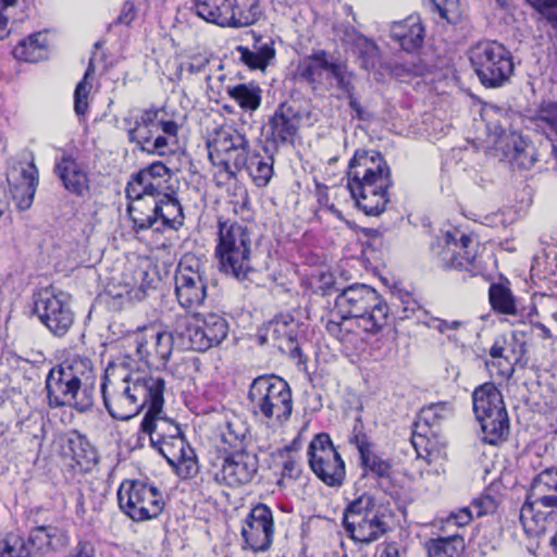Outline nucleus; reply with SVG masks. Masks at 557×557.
<instances>
[{
    "instance_id": "obj_44",
    "label": "nucleus",
    "mask_w": 557,
    "mask_h": 557,
    "mask_svg": "<svg viewBox=\"0 0 557 557\" xmlns=\"http://www.w3.org/2000/svg\"><path fill=\"white\" fill-rule=\"evenodd\" d=\"M72 459L82 469H88L96 461V453L85 437L77 436L69 441Z\"/></svg>"
},
{
    "instance_id": "obj_54",
    "label": "nucleus",
    "mask_w": 557,
    "mask_h": 557,
    "mask_svg": "<svg viewBox=\"0 0 557 557\" xmlns=\"http://www.w3.org/2000/svg\"><path fill=\"white\" fill-rule=\"evenodd\" d=\"M531 4L547 22L557 28V0H525Z\"/></svg>"
},
{
    "instance_id": "obj_34",
    "label": "nucleus",
    "mask_w": 557,
    "mask_h": 557,
    "mask_svg": "<svg viewBox=\"0 0 557 557\" xmlns=\"http://www.w3.org/2000/svg\"><path fill=\"white\" fill-rule=\"evenodd\" d=\"M15 59L25 62H38L47 54L46 36L41 33L32 34L18 41L12 51Z\"/></svg>"
},
{
    "instance_id": "obj_9",
    "label": "nucleus",
    "mask_w": 557,
    "mask_h": 557,
    "mask_svg": "<svg viewBox=\"0 0 557 557\" xmlns=\"http://www.w3.org/2000/svg\"><path fill=\"white\" fill-rule=\"evenodd\" d=\"M247 398L251 412L268 421L283 423L292 416V389L280 376L256 377L250 384Z\"/></svg>"
},
{
    "instance_id": "obj_39",
    "label": "nucleus",
    "mask_w": 557,
    "mask_h": 557,
    "mask_svg": "<svg viewBox=\"0 0 557 557\" xmlns=\"http://www.w3.org/2000/svg\"><path fill=\"white\" fill-rule=\"evenodd\" d=\"M221 436L222 441L234 450L247 449L251 437L248 425L238 417L225 423Z\"/></svg>"
},
{
    "instance_id": "obj_52",
    "label": "nucleus",
    "mask_w": 557,
    "mask_h": 557,
    "mask_svg": "<svg viewBox=\"0 0 557 557\" xmlns=\"http://www.w3.org/2000/svg\"><path fill=\"white\" fill-rule=\"evenodd\" d=\"M0 557H30V553L23 539L11 535L5 540Z\"/></svg>"
},
{
    "instance_id": "obj_45",
    "label": "nucleus",
    "mask_w": 557,
    "mask_h": 557,
    "mask_svg": "<svg viewBox=\"0 0 557 557\" xmlns=\"http://www.w3.org/2000/svg\"><path fill=\"white\" fill-rule=\"evenodd\" d=\"M429 7L433 14L448 24H457L461 18L460 0H429Z\"/></svg>"
},
{
    "instance_id": "obj_22",
    "label": "nucleus",
    "mask_w": 557,
    "mask_h": 557,
    "mask_svg": "<svg viewBox=\"0 0 557 557\" xmlns=\"http://www.w3.org/2000/svg\"><path fill=\"white\" fill-rule=\"evenodd\" d=\"M151 446L166 459L180 478L188 479L197 475L199 465L196 453L183 434Z\"/></svg>"
},
{
    "instance_id": "obj_33",
    "label": "nucleus",
    "mask_w": 557,
    "mask_h": 557,
    "mask_svg": "<svg viewBox=\"0 0 557 557\" xmlns=\"http://www.w3.org/2000/svg\"><path fill=\"white\" fill-rule=\"evenodd\" d=\"M255 44L253 48L238 46L236 51L239 55L240 62L246 64L249 69L263 70L269 64L270 60L274 58L275 50L271 39L263 41L261 36L253 34Z\"/></svg>"
},
{
    "instance_id": "obj_35",
    "label": "nucleus",
    "mask_w": 557,
    "mask_h": 557,
    "mask_svg": "<svg viewBox=\"0 0 557 557\" xmlns=\"http://www.w3.org/2000/svg\"><path fill=\"white\" fill-rule=\"evenodd\" d=\"M226 94L245 111H256L261 106L262 89L256 83L227 86Z\"/></svg>"
},
{
    "instance_id": "obj_5",
    "label": "nucleus",
    "mask_w": 557,
    "mask_h": 557,
    "mask_svg": "<svg viewBox=\"0 0 557 557\" xmlns=\"http://www.w3.org/2000/svg\"><path fill=\"white\" fill-rule=\"evenodd\" d=\"M331 314L339 320L355 319L363 332L375 334L388 323L389 308L374 288L356 283L336 296Z\"/></svg>"
},
{
    "instance_id": "obj_63",
    "label": "nucleus",
    "mask_w": 557,
    "mask_h": 557,
    "mask_svg": "<svg viewBox=\"0 0 557 557\" xmlns=\"http://www.w3.org/2000/svg\"><path fill=\"white\" fill-rule=\"evenodd\" d=\"M234 196L237 198L235 201H233L235 213L243 214L245 211H248L250 199L247 189L242 186H237L235 188Z\"/></svg>"
},
{
    "instance_id": "obj_4",
    "label": "nucleus",
    "mask_w": 557,
    "mask_h": 557,
    "mask_svg": "<svg viewBox=\"0 0 557 557\" xmlns=\"http://www.w3.org/2000/svg\"><path fill=\"white\" fill-rule=\"evenodd\" d=\"M354 78V73L348 70L345 62L322 49L300 58L293 70V79L310 86L312 90L320 88L324 79H334L336 87L348 98V104L354 111L355 117L360 121H368L370 120V113L362 108L355 97Z\"/></svg>"
},
{
    "instance_id": "obj_42",
    "label": "nucleus",
    "mask_w": 557,
    "mask_h": 557,
    "mask_svg": "<svg viewBox=\"0 0 557 557\" xmlns=\"http://www.w3.org/2000/svg\"><path fill=\"white\" fill-rule=\"evenodd\" d=\"M463 546L461 535L437 537L430 542L428 555L429 557H460Z\"/></svg>"
},
{
    "instance_id": "obj_48",
    "label": "nucleus",
    "mask_w": 557,
    "mask_h": 557,
    "mask_svg": "<svg viewBox=\"0 0 557 557\" xmlns=\"http://www.w3.org/2000/svg\"><path fill=\"white\" fill-rule=\"evenodd\" d=\"M449 413L450 407L447 403L431 404L421 409L416 425L417 428H421L422 425H437L442 420L446 419Z\"/></svg>"
},
{
    "instance_id": "obj_1",
    "label": "nucleus",
    "mask_w": 557,
    "mask_h": 557,
    "mask_svg": "<svg viewBox=\"0 0 557 557\" xmlns=\"http://www.w3.org/2000/svg\"><path fill=\"white\" fill-rule=\"evenodd\" d=\"M164 389L163 377L140 371L116 375L114 370H107L101 382L106 409L113 419L122 421L135 417L145 407L159 408Z\"/></svg>"
},
{
    "instance_id": "obj_6",
    "label": "nucleus",
    "mask_w": 557,
    "mask_h": 557,
    "mask_svg": "<svg viewBox=\"0 0 557 557\" xmlns=\"http://www.w3.org/2000/svg\"><path fill=\"white\" fill-rule=\"evenodd\" d=\"M251 253V231L238 222L219 219L215 257L220 271L238 282L249 281L255 273Z\"/></svg>"
},
{
    "instance_id": "obj_36",
    "label": "nucleus",
    "mask_w": 557,
    "mask_h": 557,
    "mask_svg": "<svg viewBox=\"0 0 557 557\" xmlns=\"http://www.w3.org/2000/svg\"><path fill=\"white\" fill-rule=\"evenodd\" d=\"M360 467L363 471L362 476H372L375 480H391L393 475V466L388 459L383 458L374 449L360 457Z\"/></svg>"
},
{
    "instance_id": "obj_59",
    "label": "nucleus",
    "mask_w": 557,
    "mask_h": 557,
    "mask_svg": "<svg viewBox=\"0 0 557 557\" xmlns=\"http://www.w3.org/2000/svg\"><path fill=\"white\" fill-rule=\"evenodd\" d=\"M302 473V467L299 460L294 457L287 456L283 461L281 474L282 478L290 480H298Z\"/></svg>"
},
{
    "instance_id": "obj_2",
    "label": "nucleus",
    "mask_w": 557,
    "mask_h": 557,
    "mask_svg": "<svg viewBox=\"0 0 557 557\" xmlns=\"http://www.w3.org/2000/svg\"><path fill=\"white\" fill-rule=\"evenodd\" d=\"M95 382L94 366L87 357L76 356L52 367L45 382L49 408L89 411L94 406Z\"/></svg>"
},
{
    "instance_id": "obj_51",
    "label": "nucleus",
    "mask_w": 557,
    "mask_h": 557,
    "mask_svg": "<svg viewBox=\"0 0 557 557\" xmlns=\"http://www.w3.org/2000/svg\"><path fill=\"white\" fill-rule=\"evenodd\" d=\"M357 44L360 46V62L361 66L366 70L373 69L379 59V50L377 47L369 41L363 36H358Z\"/></svg>"
},
{
    "instance_id": "obj_41",
    "label": "nucleus",
    "mask_w": 557,
    "mask_h": 557,
    "mask_svg": "<svg viewBox=\"0 0 557 557\" xmlns=\"http://www.w3.org/2000/svg\"><path fill=\"white\" fill-rule=\"evenodd\" d=\"M543 507L534 505L529 496L520 509V522L527 533H537L545 528L546 516L550 511L542 510Z\"/></svg>"
},
{
    "instance_id": "obj_20",
    "label": "nucleus",
    "mask_w": 557,
    "mask_h": 557,
    "mask_svg": "<svg viewBox=\"0 0 557 557\" xmlns=\"http://www.w3.org/2000/svg\"><path fill=\"white\" fill-rule=\"evenodd\" d=\"M175 338L174 330L168 333L144 327L133 338L136 356L149 367H164L172 355Z\"/></svg>"
},
{
    "instance_id": "obj_58",
    "label": "nucleus",
    "mask_w": 557,
    "mask_h": 557,
    "mask_svg": "<svg viewBox=\"0 0 557 557\" xmlns=\"http://www.w3.org/2000/svg\"><path fill=\"white\" fill-rule=\"evenodd\" d=\"M423 324H425L430 329H434V330L438 331L442 334H445L450 330L451 331L458 330L462 325V322L459 320L447 321V320L431 317V318H428L426 321H423Z\"/></svg>"
},
{
    "instance_id": "obj_21",
    "label": "nucleus",
    "mask_w": 557,
    "mask_h": 557,
    "mask_svg": "<svg viewBox=\"0 0 557 557\" xmlns=\"http://www.w3.org/2000/svg\"><path fill=\"white\" fill-rule=\"evenodd\" d=\"M246 546L255 553L267 552L274 536L273 515L270 507L258 504L251 508L242 527Z\"/></svg>"
},
{
    "instance_id": "obj_8",
    "label": "nucleus",
    "mask_w": 557,
    "mask_h": 557,
    "mask_svg": "<svg viewBox=\"0 0 557 557\" xmlns=\"http://www.w3.org/2000/svg\"><path fill=\"white\" fill-rule=\"evenodd\" d=\"M479 242L475 236L458 228L443 232L431 244V252L440 268L465 271L470 276L482 275L485 265L478 256Z\"/></svg>"
},
{
    "instance_id": "obj_13",
    "label": "nucleus",
    "mask_w": 557,
    "mask_h": 557,
    "mask_svg": "<svg viewBox=\"0 0 557 557\" xmlns=\"http://www.w3.org/2000/svg\"><path fill=\"white\" fill-rule=\"evenodd\" d=\"M174 295L178 305L195 313L208 296V277L200 259L185 255L174 273Z\"/></svg>"
},
{
    "instance_id": "obj_29",
    "label": "nucleus",
    "mask_w": 557,
    "mask_h": 557,
    "mask_svg": "<svg viewBox=\"0 0 557 557\" xmlns=\"http://www.w3.org/2000/svg\"><path fill=\"white\" fill-rule=\"evenodd\" d=\"M497 131L499 137H506L502 149L508 161L520 169H530L536 160L533 144L516 132L507 136L505 126H497Z\"/></svg>"
},
{
    "instance_id": "obj_50",
    "label": "nucleus",
    "mask_w": 557,
    "mask_h": 557,
    "mask_svg": "<svg viewBox=\"0 0 557 557\" xmlns=\"http://www.w3.org/2000/svg\"><path fill=\"white\" fill-rule=\"evenodd\" d=\"M210 58L203 53H195L188 58L187 61L182 62L178 66V72L183 74L187 72L189 75L206 74V79L210 81L211 75L207 73Z\"/></svg>"
},
{
    "instance_id": "obj_57",
    "label": "nucleus",
    "mask_w": 557,
    "mask_h": 557,
    "mask_svg": "<svg viewBox=\"0 0 557 557\" xmlns=\"http://www.w3.org/2000/svg\"><path fill=\"white\" fill-rule=\"evenodd\" d=\"M152 147L151 148H145L144 150H147L150 153H154L158 156H166L174 152V149L172 146L173 138L160 135L159 133L153 136Z\"/></svg>"
},
{
    "instance_id": "obj_14",
    "label": "nucleus",
    "mask_w": 557,
    "mask_h": 557,
    "mask_svg": "<svg viewBox=\"0 0 557 557\" xmlns=\"http://www.w3.org/2000/svg\"><path fill=\"white\" fill-rule=\"evenodd\" d=\"M375 503L374 496L363 493L346 507L343 524L354 541L368 544L386 532L387 523L375 508Z\"/></svg>"
},
{
    "instance_id": "obj_32",
    "label": "nucleus",
    "mask_w": 557,
    "mask_h": 557,
    "mask_svg": "<svg viewBox=\"0 0 557 557\" xmlns=\"http://www.w3.org/2000/svg\"><path fill=\"white\" fill-rule=\"evenodd\" d=\"M227 27L250 26L262 15L259 0H227Z\"/></svg>"
},
{
    "instance_id": "obj_24",
    "label": "nucleus",
    "mask_w": 557,
    "mask_h": 557,
    "mask_svg": "<svg viewBox=\"0 0 557 557\" xmlns=\"http://www.w3.org/2000/svg\"><path fill=\"white\" fill-rule=\"evenodd\" d=\"M53 171L66 191L78 198L88 196L90 191L89 174L72 153L63 151L55 159Z\"/></svg>"
},
{
    "instance_id": "obj_17",
    "label": "nucleus",
    "mask_w": 557,
    "mask_h": 557,
    "mask_svg": "<svg viewBox=\"0 0 557 557\" xmlns=\"http://www.w3.org/2000/svg\"><path fill=\"white\" fill-rule=\"evenodd\" d=\"M34 311L40 322L57 337L66 335L74 323L71 296L52 287L35 294Z\"/></svg>"
},
{
    "instance_id": "obj_7",
    "label": "nucleus",
    "mask_w": 557,
    "mask_h": 557,
    "mask_svg": "<svg viewBox=\"0 0 557 557\" xmlns=\"http://www.w3.org/2000/svg\"><path fill=\"white\" fill-rule=\"evenodd\" d=\"M209 160L220 169L215 174L216 184L236 178L247 164L250 145L246 135L232 126H221L207 140Z\"/></svg>"
},
{
    "instance_id": "obj_64",
    "label": "nucleus",
    "mask_w": 557,
    "mask_h": 557,
    "mask_svg": "<svg viewBox=\"0 0 557 557\" xmlns=\"http://www.w3.org/2000/svg\"><path fill=\"white\" fill-rule=\"evenodd\" d=\"M333 318L330 319L326 324H325V329L326 331L332 335L334 336L336 339L338 341H344L345 339V336H346V333L349 332L348 329L344 327V323L342 321H337L336 318L337 317H334L332 315Z\"/></svg>"
},
{
    "instance_id": "obj_60",
    "label": "nucleus",
    "mask_w": 557,
    "mask_h": 557,
    "mask_svg": "<svg viewBox=\"0 0 557 557\" xmlns=\"http://www.w3.org/2000/svg\"><path fill=\"white\" fill-rule=\"evenodd\" d=\"M544 490H530L529 497L534 500V505H540L544 509H553L557 507L556 495H544Z\"/></svg>"
},
{
    "instance_id": "obj_40",
    "label": "nucleus",
    "mask_w": 557,
    "mask_h": 557,
    "mask_svg": "<svg viewBox=\"0 0 557 557\" xmlns=\"http://www.w3.org/2000/svg\"><path fill=\"white\" fill-rule=\"evenodd\" d=\"M258 187H265L273 176V158L249 154L245 168Z\"/></svg>"
},
{
    "instance_id": "obj_31",
    "label": "nucleus",
    "mask_w": 557,
    "mask_h": 557,
    "mask_svg": "<svg viewBox=\"0 0 557 557\" xmlns=\"http://www.w3.org/2000/svg\"><path fill=\"white\" fill-rule=\"evenodd\" d=\"M161 113L160 109L150 107L140 111L134 119V123L124 120V123L129 125L127 129L128 139L131 143H136L141 149H145L144 144H150L153 136L157 134V122Z\"/></svg>"
},
{
    "instance_id": "obj_19",
    "label": "nucleus",
    "mask_w": 557,
    "mask_h": 557,
    "mask_svg": "<svg viewBox=\"0 0 557 557\" xmlns=\"http://www.w3.org/2000/svg\"><path fill=\"white\" fill-rule=\"evenodd\" d=\"M171 170L161 161L152 162L128 181L125 193L131 203H144V208L174 188L169 184Z\"/></svg>"
},
{
    "instance_id": "obj_27",
    "label": "nucleus",
    "mask_w": 557,
    "mask_h": 557,
    "mask_svg": "<svg viewBox=\"0 0 557 557\" xmlns=\"http://www.w3.org/2000/svg\"><path fill=\"white\" fill-rule=\"evenodd\" d=\"M163 405L162 395L159 408L149 407L140 424L141 431L149 435L151 445L162 444L183 434L178 424L162 416Z\"/></svg>"
},
{
    "instance_id": "obj_18",
    "label": "nucleus",
    "mask_w": 557,
    "mask_h": 557,
    "mask_svg": "<svg viewBox=\"0 0 557 557\" xmlns=\"http://www.w3.org/2000/svg\"><path fill=\"white\" fill-rule=\"evenodd\" d=\"M307 454L310 469L325 485H343L346 476L345 462L327 433L317 434L311 440Z\"/></svg>"
},
{
    "instance_id": "obj_26",
    "label": "nucleus",
    "mask_w": 557,
    "mask_h": 557,
    "mask_svg": "<svg viewBox=\"0 0 557 557\" xmlns=\"http://www.w3.org/2000/svg\"><path fill=\"white\" fill-rule=\"evenodd\" d=\"M300 322L289 313H281L265 327L264 337L271 338L281 349H288L295 356L300 355V348L297 345V338L300 332Z\"/></svg>"
},
{
    "instance_id": "obj_15",
    "label": "nucleus",
    "mask_w": 557,
    "mask_h": 557,
    "mask_svg": "<svg viewBox=\"0 0 557 557\" xmlns=\"http://www.w3.org/2000/svg\"><path fill=\"white\" fill-rule=\"evenodd\" d=\"M121 510L132 520L140 522L157 518L164 508L159 488L144 481H125L117 491Z\"/></svg>"
},
{
    "instance_id": "obj_37",
    "label": "nucleus",
    "mask_w": 557,
    "mask_h": 557,
    "mask_svg": "<svg viewBox=\"0 0 557 557\" xmlns=\"http://www.w3.org/2000/svg\"><path fill=\"white\" fill-rule=\"evenodd\" d=\"M194 11L208 23L223 27L227 24V0H195Z\"/></svg>"
},
{
    "instance_id": "obj_12",
    "label": "nucleus",
    "mask_w": 557,
    "mask_h": 557,
    "mask_svg": "<svg viewBox=\"0 0 557 557\" xmlns=\"http://www.w3.org/2000/svg\"><path fill=\"white\" fill-rule=\"evenodd\" d=\"M194 317L195 324H190L186 317L178 318L174 324V334L185 349L207 351L226 338L230 326L223 315L195 312Z\"/></svg>"
},
{
    "instance_id": "obj_46",
    "label": "nucleus",
    "mask_w": 557,
    "mask_h": 557,
    "mask_svg": "<svg viewBox=\"0 0 557 557\" xmlns=\"http://www.w3.org/2000/svg\"><path fill=\"white\" fill-rule=\"evenodd\" d=\"M94 73L95 66L92 60H90L84 77L78 82L74 91V110L79 116L85 115L88 111V95L91 88L89 78Z\"/></svg>"
},
{
    "instance_id": "obj_11",
    "label": "nucleus",
    "mask_w": 557,
    "mask_h": 557,
    "mask_svg": "<svg viewBox=\"0 0 557 557\" xmlns=\"http://www.w3.org/2000/svg\"><path fill=\"white\" fill-rule=\"evenodd\" d=\"M469 60L480 83L486 88L502 87L513 74L511 52L494 40L473 45L469 50Z\"/></svg>"
},
{
    "instance_id": "obj_61",
    "label": "nucleus",
    "mask_w": 557,
    "mask_h": 557,
    "mask_svg": "<svg viewBox=\"0 0 557 557\" xmlns=\"http://www.w3.org/2000/svg\"><path fill=\"white\" fill-rule=\"evenodd\" d=\"M471 507H465L458 511L451 512L447 518L448 525L463 527L470 523L473 517Z\"/></svg>"
},
{
    "instance_id": "obj_23",
    "label": "nucleus",
    "mask_w": 557,
    "mask_h": 557,
    "mask_svg": "<svg viewBox=\"0 0 557 557\" xmlns=\"http://www.w3.org/2000/svg\"><path fill=\"white\" fill-rule=\"evenodd\" d=\"M258 469L259 458L257 453L239 449L224 458L220 475L221 480L228 486H240L250 483L257 475Z\"/></svg>"
},
{
    "instance_id": "obj_49",
    "label": "nucleus",
    "mask_w": 557,
    "mask_h": 557,
    "mask_svg": "<svg viewBox=\"0 0 557 557\" xmlns=\"http://www.w3.org/2000/svg\"><path fill=\"white\" fill-rule=\"evenodd\" d=\"M396 318L399 320L414 318L418 322L423 323L426 321L428 312L411 295H406L401 298V305L396 309Z\"/></svg>"
},
{
    "instance_id": "obj_16",
    "label": "nucleus",
    "mask_w": 557,
    "mask_h": 557,
    "mask_svg": "<svg viewBox=\"0 0 557 557\" xmlns=\"http://www.w3.org/2000/svg\"><path fill=\"white\" fill-rule=\"evenodd\" d=\"M129 219L136 232L152 227L159 220L172 230H178L184 224V211L176 197L175 189L153 200L144 208V203H129Z\"/></svg>"
},
{
    "instance_id": "obj_62",
    "label": "nucleus",
    "mask_w": 557,
    "mask_h": 557,
    "mask_svg": "<svg viewBox=\"0 0 557 557\" xmlns=\"http://www.w3.org/2000/svg\"><path fill=\"white\" fill-rule=\"evenodd\" d=\"M137 11L135 3L133 0H126L123 5L122 10L116 17V20L113 22L114 25H129L134 18L136 17Z\"/></svg>"
},
{
    "instance_id": "obj_47",
    "label": "nucleus",
    "mask_w": 557,
    "mask_h": 557,
    "mask_svg": "<svg viewBox=\"0 0 557 557\" xmlns=\"http://www.w3.org/2000/svg\"><path fill=\"white\" fill-rule=\"evenodd\" d=\"M506 348V356L505 361L507 366L502 371V374L506 377H510L515 372V366L522 364V359L527 352L525 343L522 341H519L515 335L511 336L509 341H507V344H505Z\"/></svg>"
},
{
    "instance_id": "obj_30",
    "label": "nucleus",
    "mask_w": 557,
    "mask_h": 557,
    "mask_svg": "<svg viewBox=\"0 0 557 557\" xmlns=\"http://www.w3.org/2000/svg\"><path fill=\"white\" fill-rule=\"evenodd\" d=\"M391 37L408 52L420 49L424 40V27L419 16L410 15L404 21L394 22Z\"/></svg>"
},
{
    "instance_id": "obj_53",
    "label": "nucleus",
    "mask_w": 557,
    "mask_h": 557,
    "mask_svg": "<svg viewBox=\"0 0 557 557\" xmlns=\"http://www.w3.org/2000/svg\"><path fill=\"white\" fill-rule=\"evenodd\" d=\"M531 488L557 492V468H547L532 481Z\"/></svg>"
},
{
    "instance_id": "obj_25",
    "label": "nucleus",
    "mask_w": 557,
    "mask_h": 557,
    "mask_svg": "<svg viewBox=\"0 0 557 557\" xmlns=\"http://www.w3.org/2000/svg\"><path fill=\"white\" fill-rule=\"evenodd\" d=\"M301 115L293 106L283 102L269 120L268 140L274 146L293 144L298 133Z\"/></svg>"
},
{
    "instance_id": "obj_56",
    "label": "nucleus",
    "mask_w": 557,
    "mask_h": 557,
    "mask_svg": "<svg viewBox=\"0 0 557 557\" xmlns=\"http://www.w3.org/2000/svg\"><path fill=\"white\" fill-rule=\"evenodd\" d=\"M349 443L356 446L360 457L373 449V444L369 441V437L363 433L362 428L358 424L354 426L352 433L349 437Z\"/></svg>"
},
{
    "instance_id": "obj_55",
    "label": "nucleus",
    "mask_w": 557,
    "mask_h": 557,
    "mask_svg": "<svg viewBox=\"0 0 557 557\" xmlns=\"http://www.w3.org/2000/svg\"><path fill=\"white\" fill-rule=\"evenodd\" d=\"M470 507L476 517H483L496 510L497 502L493 496L483 494L474 498Z\"/></svg>"
},
{
    "instance_id": "obj_43",
    "label": "nucleus",
    "mask_w": 557,
    "mask_h": 557,
    "mask_svg": "<svg viewBox=\"0 0 557 557\" xmlns=\"http://www.w3.org/2000/svg\"><path fill=\"white\" fill-rule=\"evenodd\" d=\"M534 122L544 134L557 137V102H543L536 111Z\"/></svg>"
},
{
    "instance_id": "obj_38",
    "label": "nucleus",
    "mask_w": 557,
    "mask_h": 557,
    "mask_svg": "<svg viewBox=\"0 0 557 557\" xmlns=\"http://www.w3.org/2000/svg\"><path fill=\"white\" fill-rule=\"evenodd\" d=\"M488 296L494 310L509 315L521 314L518 300L507 286L503 284H492L490 286Z\"/></svg>"
},
{
    "instance_id": "obj_10",
    "label": "nucleus",
    "mask_w": 557,
    "mask_h": 557,
    "mask_svg": "<svg viewBox=\"0 0 557 557\" xmlns=\"http://www.w3.org/2000/svg\"><path fill=\"white\" fill-rule=\"evenodd\" d=\"M473 411L481 424L483 441L497 445L507 440L509 419L503 395L493 383H484L472 394Z\"/></svg>"
},
{
    "instance_id": "obj_3",
    "label": "nucleus",
    "mask_w": 557,
    "mask_h": 557,
    "mask_svg": "<svg viewBox=\"0 0 557 557\" xmlns=\"http://www.w3.org/2000/svg\"><path fill=\"white\" fill-rule=\"evenodd\" d=\"M347 176L348 189L364 214L377 216L385 211L393 181L391 169L380 152L357 150Z\"/></svg>"
},
{
    "instance_id": "obj_28",
    "label": "nucleus",
    "mask_w": 557,
    "mask_h": 557,
    "mask_svg": "<svg viewBox=\"0 0 557 557\" xmlns=\"http://www.w3.org/2000/svg\"><path fill=\"white\" fill-rule=\"evenodd\" d=\"M8 183L18 209H28L33 203L38 185V170L35 164L29 163L23 166L17 173L11 172L8 174Z\"/></svg>"
}]
</instances>
